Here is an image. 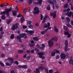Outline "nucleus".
I'll list each match as a JSON object with an SVG mask.
<instances>
[{
  "label": "nucleus",
  "mask_w": 73,
  "mask_h": 73,
  "mask_svg": "<svg viewBox=\"0 0 73 73\" xmlns=\"http://www.w3.org/2000/svg\"><path fill=\"white\" fill-rule=\"evenodd\" d=\"M43 27L44 28H48V25L46 23H45L44 25H43Z\"/></svg>",
  "instance_id": "28"
},
{
  "label": "nucleus",
  "mask_w": 73,
  "mask_h": 73,
  "mask_svg": "<svg viewBox=\"0 0 73 73\" xmlns=\"http://www.w3.org/2000/svg\"><path fill=\"white\" fill-rule=\"evenodd\" d=\"M53 40L54 41H57V37L55 36L54 38H52L50 40H49L48 41V44L49 46L50 47H52L54 45V42Z\"/></svg>",
  "instance_id": "1"
},
{
  "label": "nucleus",
  "mask_w": 73,
  "mask_h": 73,
  "mask_svg": "<svg viewBox=\"0 0 73 73\" xmlns=\"http://www.w3.org/2000/svg\"><path fill=\"white\" fill-rule=\"evenodd\" d=\"M33 1H34V0H29L28 1L29 4H32V2H33Z\"/></svg>",
  "instance_id": "23"
},
{
  "label": "nucleus",
  "mask_w": 73,
  "mask_h": 73,
  "mask_svg": "<svg viewBox=\"0 0 73 73\" xmlns=\"http://www.w3.org/2000/svg\"><path fill=\"white\" fill-rule=\"evenodd\" d=\"M21 16V14H19V15H17V17H20Z\"/></svg>",
  "instance_id": "54"
},
{
  "label": "nucleus",
  "mask_w": 73,
  "mask_h": 73,
  "mask_svg": "<svg viewBox=\"0 0 73 73\" xmlns=\"http://www.w3.org/2000/svg\"><path fill=\"white\" fill-rule=\"evenodd\" d=\"M71 36V34H68V35L67 36L68 38H69Z\"/></svg>",
  "instance_id": "51"
},
{
  "label": "nucleus",
  "mask_w": 73,
  "mask_h": 73,
  "mask_svg": "<svg viewBox=\"0 0 73 73\" xmlns=\"http://www.w3.org/2000/svg\"><path fill=\"white\" fill-rule=\"evenodd\" d=\"M45 71L46 72V73H48V69L47 68L45 69Z\"/></svg>",
  "instance_id": "62"
},
{
  "label": "nucleus",
  "mask_w": 73,
  "mask_h": 73,
  "mask_svg": "<svg viewBox=\"0 0 73 73\" xmlns=\"http://www.w3.org/2000/svg\"><path fill=\"white\" fill-rule=\"evenodd\" d=\"M1 57L2 58H4V57H5V55L4 54H2L1 55Z\"/></svg>",
  "instance_id": "45"
},
{
  "label": "nucleus",
  "mask_w": 73,
  "mask_h": 73,
  "mask_svg": "<svg viewBox=\"0 0 73 73\" xmlns=\"http://www.w3.org/2000/svg\"><path fill=\"white\" fill-rule=\"evenodd\" d=\"M0 73H6V72L0 70Z\"/></svg>",
  "instance_id": "61"
},
{
  "label": "nucleus",
  "mask_w": 73,
  "mask_h": 73,
  "mask_svg": "<svg viewBox=\"0 0 73 73\" xmlns=\"http://www.w3.org/2000/svg\"><path fill=\"white\" fill-rule=\"evenodd\" d=\"M46 9L48 11H49L50 9V5H48L46 7Z\"/></svg>",
  "instance_id": "29"
},
{
  "label": "nucleus",
  "mask_w": 73,
  "mask_h": 73,
  "mask_svg": "<svg viewBox=\"0 0 73 73\" xmlns=\"http://www.w3.org/2000/svg\"><path fill=\"white\" fill-rule=\"evenodd\" d=\"M42 0H38V2H34L33 3V4H39V5L41 4V3H42Z\"/></svg>",
  "instance_id": "12"
},
{
  "label": "nucleus",
  "mask_w": 73,
  "mask_h": 73,
  "mask_svg": "<svg viewBox=\"0 0 73 73\" xmlns=\"http://www.w3.org/2000/svg\"><path fill=\"white\" fill-rule=\"evenodd\" d=\"M68 40H66L65 41V47L64 48V51L65 52H67V50H68Z\"/></svg>",
  "instance_id": "5"
},
{
  "label": "nucleus",
  "mask_w": 73,
  "mask_h": 73,
  "mask_svg": "<svg viewBox=\"0 0 73 73\" xmlns=\"http://www.w3.org/2000/svg\"><path fill=\"white\" fill-rule=\"evenodd\" d=\"M47 32V30H45L44 31H42L41 32V34H42V35H44V33H46V32Z\"/></svg>",
  "instance_id": "20"
},
{
  "label": "nucleus",
  "mask_w": 73,
  "mask_h": 73,
  "mask_svg": "<svg viewBox=\"0 0 73 73\" xmlns=\"http://www.w3.org/2000/svg\"><path fill=\"white\" fill-rule=\"evenodd\" d=\"M45 54V52H42L38 53V54L39 56V57H40V58H41L42 59H44V58H45V57L42 56L43 55H44Z\"/></svg>",
  "instance_id": "3"
},
{
  "label": "nucleus",
  "mask_w": 73,
  "mask_h": 73,
  "mask_svg": "<svg viewBox=\"0 0 73 73\" xmlns=\"http://www.w3.org/2000/svg\"><path fill=\"white\" fill-rule=\"evenodd\" d=\"M48 2L50 3V4H52V5L54 4V3L53 1H48Z\"/></svg>",
  "instance_id": "22"
},
{
  "label": "nucleus",
  "mask_w": 73,
  "mask_h": 73,
  "mask_svg": "<svg viewBox=\"0 0 73 73\" xmlns=\"http://www.w3.org/2000/svg\"><path fill=\"white\" fill-rule=\"evenodd\" d=\"M66 22H67L68 23H69L70 21V19L69 18V17H67L66 18Z\"/></svg>",
  "instance_id": "19"
},
{
  "label": "nucleus",
  "mask_w": 73,
  "mask_h": 73,
  "mask_svg": "<svg viewBox=\"0 0 73 73\" xmlns=\"http://www.w3.org/2000/svg\"><path fill=\"white\" fill-rule=\"evenodd\" d=\"M48 17V16L47 15H46L45 17L44 18L43 20L42 21V23L44 24L45 22V20H46V19L47 18V17Z\"/></svg>",
  "instance_id": "14"
},
{
  "label": "nucleus",
  "mask_w": 73,
  "mask_h": 73,
  "mask_svg": "<svg viewBox=\"0 0 73 73\" xmlns=\"http://www.w3.org/2000/svg\"><path fill=\"white\" fill-rule=\"evenodd\" d=\"M54 30L55 32L56 33H58V29H57V27L56 26L54 27Z\"/></svg>",
  "instance_id": "15"
},
{
  "label": "nucleus",
  "mask_w": 73,
  "mask_h": 73,
  "mask_svg": "<svg viewBox=\"0 0 73 73\" xmlns=\"http://www.w3.org/2000/svg\"><path fill=\"white\" fill-rule=\"evenodd\" d=\"M27 36V35L25 33H23L22 34V35H21V34H19V36H18L17 38H18V39H21V37H25V38H27V37H26V36Z\"/></svg>",
  "instance_id": "2"
},
{
  "label": "nucleus",
  "mask_w": 73,
  "mask_h": 73,
  "mask_svg": "<svg viewBox=\"0 0 73 73\" xmlns=\"http://www.w3.org/2000/svg\"><path fill=\"white\" fill-rule=\"evenodd\" d=\"M34 44H29V46H31V47H33V46H34Z\"/></svg>",
  "instance_id": "57"
},
{
  "label": "nucleus",
  "mask_w": 73,
  "mask_h": 73,
  "mask_svg": "<svg viewBox=\"0 0 73 73\" xmlns=\"http://www.w3.org/2000/svg\"><path fill=\"white\" fill-rule=\"evenodd\" d=\"M32 23L31 21H30L27 22V25H30Z\"/></svg>",
  "instance_id": "43"
},
{
  "label": "nucleus",
  "mask_w": 73,
  "mask_h": 73,
  "mask_svg": "<svg viewBox=\"0 0 73 73\" xmlns=\"http://www.w3.org/2000/svg\"><path fill=\"white\" fill-rule=\"evenodd\" d=\"M36 46L37 48H38L39 49H41V47L40 46L38 45V44H37L36 45Z\"/></svg>",
  "instance_id": "37"
},
{
  "label": "nucleus",
  "mask_w": 73,
  "mask_h": 73,
  "mask_svg": "<svg viewBox=\"0 0 73 73\" xmlns=\"http://www.w3.org/2000/svg\"><path fill=\"white\" fill-rule=\"evenodd\" d=\"M26 9H25L24 10H23V15H25V14H26Z\"/></svg>",
  "instance_id": "30"
},
{
  "label": "nucleus",
  "mask_w": 73,
  "mask_h": 73,
  "mask_svg": "<svg viewBox=\"0 0 73 73\" xmlns=\"http://www.w3.org/2000/svg\"><path fill=\"white\" fill-rule=\"evenodd\" d=\"M20 68H23L24 69H26L27 68V65H24V66H20Z\"/></svg>",
  "instance_id": "21"
},
{
  "label": "nucleus",
  "mask_w": 73,
  "mask_h": 73,
  "mask_svg": "<svg viewBox=\"0 0 73 73\" xmlns=\"http://www.w3.org/2000/svg\"><path fill=\"white\" fill-rule=\"evenodd\" d=\"M35 51V50L34 49H33L31 50V53H34V51Z\"/></svg>",
  "instance_id": "53"
},
{
  "label": "nucleus",
  "mask_w": 73,
  "mask_h": 73,
  "mask_svg": "<svg viewBox=\"0 0 73 73\" xmlns=\"http://www.w3.org/2000/svg\"><path fill=\"white\" fill-rule=\"evenodd\" d=\"M15 9H16V10H17V11H15V10H14L13 11L12 14L13 16H17V11H18V9H17V8L16 7Z\"/></svg>",
  "instance_id": "9"
},
{
  "label": "nucleus",
  "mask_w": 73,
  "mask_h": 73,
  "mask_svg": "<svg viewBox=\"0 0 73 73\" xmlns=\"http://www.w3.org/2000/svg\"><path fill=\"white\" fill-rule=\"evenodd\" d=\"M27 33H30V35H33L34 33L35 32L34 31H27L26 30L25 31Z\"/></svg>",
  "instance_id": "13"
},
{
  "label": "nucleus",
  "mask_w": 73,
  "mask_h": 73,
  "mask_svg": "<svg viewBox=\"0 0 73 73\" xmlns=\"http://www.w3.org/2000/svg\"><path fill=\"white\" fill-rule=\"evenodd\" d=\"M35 50L37 52H39V50H38V49L36 48H35Z\"/></svg>",
  "instance_id": "58"
},
{
  "label": "nucleus",
  "mask_w": 73,
  "mask_h": 73,
  "mask_svg": "<svg viewBox=\"0 0 73 73\" xmlns=\"http://www.w3.org/2000/svg\"><path fill=\"white\" fill-rule=\"evenodd\" d=\"M50 15L51 16H53V19H54L56 17V11H55L53 13H50Z\"/></svg>",
  "instance_id": "10"
},
{
  "label": "nucleus",
  "mask_w": 73,
  "mask_h": 73,
  "mask_svg": "<svg viewBox=\"0 0 73 73\" xmlns=\"http://www.w3.org/2000/svg\"><path fill=\"white\" fill-rule=\"evenodd\" d=\"M65 15H66V16H68V17H71L72 16V18H73V13L72 12L70 11V13H69V12H67V13H66L65 14Z\"/></svg>",
  "instance_id": "6"
},
{
  "label": "nucleus",
  "mask_w": 73,
  "mask_h": 73,
  "mask_svg": "<svg viewBox=\"0 0 73 73\" xmlns=\"http://www.w3.org/2000/svg\"><path fill=\"white\" fill-rule=\"evenodd\" d=\"M70 9L69 8H68L66 10H63V12H67V11H70Z\"/></svg>",
  "instance_id": "25"
},
{
  "label": "nucleus",
  "mask_w": 73,
  "mask_h": 73,
  "mask_svg": "<svg viewBox=\"0 0 73 73\" xmlns=\"http://www.w3.org/2000/svg\"><path fill=\"white\" fill-rule=\"evenodd\" d=\"M24 21V17H23L21 18V22L23 23V21Z\"/></svg>",
  "instance_id": "40"
},
{
  "label": "nucleus",
  "mask_w": 73,
  "mask_h": 73,
  "mask_svg": "<svg viewBox=\"0 0 73 73\" xmlns=\"http://www.w3.org/2000/svg\"><path fill=\"white\" fill-rule=\"evenodd\" d=\"M42 47H40V49H41V50H43L45 47V45L44 44H42Z\"/></svg>",
  "instance_id": "17"
},
{
  "label": "nucleus",
  "mask_w": 73,
  "mask_h": 73,
  "mask_svg": "<svg viewBox=\"0 0 73 73\" xmlns=\"http://www.w3.org/2000/svg\"><path fill=\"white\" fill-rule=\"evenodd\" d=\"M11 73H15V71L14 70H12L11 71Z\"/></svg>",
  "instance_id": "64"
},
{
  "label": "nucleus",
  "mask_w": 73,
  "mask_h": 73,
  "mask_svg": "<svg viewBox=\"0 0 73 73\" xmlns=\"http://www.w3.org/2000/svg\"><path fill=\"white\" fill-rule=\"evenodd\" d=\"M12 20H7V24H9L10 22H11Z\"/></svg>",
  "instance_id": "32"
},
{
  "label": "nucleus",
  "mask_w": 73,
  "mask_h": 73,
  "mask_svg": "<svg viewBox=\"0 0 73 73\" xmlns=\"http://www.w3.org/2000/svg\"><path fill=\"white\" fill-rule=\"evenodd\" d=\"M10 38H11V39L14 38V35L13 34H12L10 36Z\"/></svg>",
  "instance_id": "38"
},
{
  "label": "nucleus",
  "mask_w": 73,
  "mask_h": 73,
  "mask_svg": "<svg viewBox=\"0 0 73 73\" xmlns=\"http://www.w3.org/2000/svg\"><path fill=\"white\" fill-rule=\"evenodd\" d=\"M5 13V11H3V12H2L1 13V15H3H3H4Z\"/></svg>",
  "instance_id": "47"
},
{
  "label": "nucleus",
  "mask_w": 73,
  "mask_h": 73,
  "mask_svg": "<svg viewBox=\"0 0 73 73\" xmlns=\"http://www.w3.org/2000/svg\"><path fill=\"white\" fill-rule=\"evenodd\" d=\"M67 26L68 27H69V28H72V26H71V25L69 24V23L67 24Z\"/></svg>",
  "instance_id": "34"
},
{
  "label": "nucleus",
  "mask_w": 73,
  "mask_h": 73,
  "mask_svg": "<svg viewBox=\"0 0 73 73\" xmlns=\"http://www.w3.org/2000/svg\"><path fill=\"white\" fill-rule=\"evenodd\" d=\"M27 53H31V51L29 50H27Z\"/></svg>",
  "instance_id": "59"
},
{
  "label": "nucleus",
  "mask_w": 73,
  "mask_h": 73,
  "mask_svg": "<svg viewBox=\"0 0 73 73\" xmlns=\"http://www.w3.org/2000/svg\"><path fill=\"white\" fill-rule=\"evenodd\" d=\"M66 57V56L65 54H64V53H61V55H60V57L61 59H63L64 60L65 58V57Z\"/></svg>",
  "instance_id": "11"
},
{
  "label": "nucleus",
  "mask_w": 73,
  "mask_h": 73,
  "mask_svg": "<svg viewBox=\"0 0 73 73\" xmlns=\"http://www.w3.org/2000/svg\"><path fill=\"white\" fill-rule=\"evenodd\" d=\"M18 53H23V51L21 50H19L18 51Z\"/></svg>",
  "instance_id": "35"
},
{
  "label": "nucleus",
  "mask_w": 73,
  "mask_h": 73,
  "mask_svg": "<svg viewBox=\"0 0 73 73\" xmlns=\"http://www.w3.org/2000/svg\"><path fill=\"white\" fill-rule=\"evenodd\" d=\"M0 65H1V66H4V64L3 63V62H0Z\"/></svg>",
  "instance_id": "33"
},
{
  "label": "nucleus",
  "mask_w": 73,
  "mask_h": 73,
  "mask_svg": "<svg viewBox=\"0 0 73 73\" xmlns=\"http://www.w3.org/2000/svg\"><path fill=\"white\" fill-rule=\"evenodd\" d=\"M19 25L17 23H16V24L13 25L11 27V29L13 31H14L15 29H17L18 28Z\"/></svg>",
  "instance_id": "8"
},
{
  "label": "nucleus",
  "mask_w": 73,
  "mask_h": 73,
  "mask_svg": "<svg viewBox=\"0 0 73 73\" xmlns=\"http://www.w3.org/2000/svg\"><path fill=\"white\" fill-rule=\"evenodd\" d=\"M28 27H29V28H31V29H33V25L31 24L29 25H28Z\"/></svg>",
  "instance_id": "24"
},
{
  "label": "nucleus",
  "mask_w": 73,
  "mask_h": 73,
  "mask_svg": "<svg viewBox=\"0 0 73 73\" xmlns=\"http://www.w3.org/2000/svg\"><path fill=\"white\" fill-rule=\"evenodd\" d=\"M69 63L71 65H72L73 64V60L70 59L69 61Z\"/></svg>",
  "instance_id": "18"
},
{
  "label": "nucleus",
  "mask_w": 73,
  "mask_h": 73,
  "mask_svg": "<svg viewBox=\"0 0 73 73\" xmlns=\"http://www.w3.org/2000/svg\"><path fill=\"white\" fill-rule=\"evenodd\" d=\"M1 19L3 20H5V17L4 15H2Z\"/></svg>",
  "instance_id": "27"
},
{
  "label": "nucleus",
  "mask_w": 73,
  "mask_h": 73,
  "mask_svg": "<svg viewBox=\"0 0 73 73\" xmlns=\"http://www.w3.org/2000/svg\"><path fill=\"white\" fill-rule=\"evenodd\" d=\"M55 54H56V53L54 52H52L51 53V55L52 56H54L55 55Z\"/></svg>",
  "instance_id": "39"
},
{
  "label": "nucleus",
  "mask_w": 73,
  "mask_h": 73,
  "mask_svg": "<svg viewBox=\"0 0 73 73\" xmlns=\"http://www.w3.org/2000/svg\"><path fill=\"white\" fill-rule=\"evenodd\" d=\"M64 34L65 35H67L69 34V33L68 32L66 31L64 32Z\"/></svg>",
  "instance_id": "44"
},
{
  "label": "nucleus",
  "mask_w": 73,
  "mask_h": 73,
  "mask_svg": "<svg viewBox=\"0 0 73 73\" xmlns=\"http://www.w3.org/2000/svg\"><path fill=\"white\" fill-rule=\"evenodd\" d=\"M41 20H42V19H43V16L42 14H41V18H40Z\"/></svg>",
  "instance_id": "48"
},
{
  "label": "nucleus",
  "mask_w": 73,
  "mask_h": 73,
  "mask_svg": "<svg viewBox=\"0 0 73 73\" xmlns=\"http://www.w3.org/2000/svg\"><path fill=\"white\" fill-rule=\"evenodd\" d=\"M68 7V3H66L64 6V8H67Z\"/></svg>",
  "instance_id": "41"
},
{
  "label": "nucleus",
  "mask_w": 73,
  "mask_h": 73,
  "mask_svg": "<svg viewBox=\"0 0 73 73\" xmlns=\"http://www.w3.org/2000/svg\"><path fill=\"white\" fill-rule=\"evenodd\" d=\"M6 65L7 66H10V65H10L9 64L8 62L6 63Z\"/></svg>",
  "instance_id": "55"
},
{
  "label": "nucleus",
  "mask_w": 73,
  "mask_h": 73,
  "mask_svg": "<svg viewBox=\"0 0 73 73\" xmlns=\"http://www.w3.org/2000/svg\"><path fill=\"white\" fill-rule=\"evenodd\" d=\"M33 39L34 40H35V41H38V40H39V39H38V38L37 37H35Z\"/></svg>",
  "instance_id": "26"
},
{
  "label": "nucleus",
  "mask_w": 73,
  "mask_h": 73,
  "mask_svg": "<svg viewBox=\"0 0 73 73\" xmlns=\"http://www.w3.org/2000/svg\"><path fill=\"white\" fill-rule=\"evenodd\" d=\"M53 2H54V4L56 5V4H57V2H56V1L55 0H53Z\"/></svg>",
  "instance_id": "49"
},
{
  "label": "nucleus",
  "mask_w": 73,
  "mask_h": 73,
  "mask_svg": "<svg viewBox=\"0 0 73 73\" xmlns=\"http://www.w3.org/2000/svg\"><path fill=\"white\" fill-rule=\"evenodd\" d=\"M8 59H9V60L11 62V63H13V61L14 59L12 58H8Z\"/></svg>",
  "instance_id": "16"
},
{
  "label": "nucleus",
  "mask_w": 73,
  "mask_h": 73,
  "mask_svg": "<svg viewBox=\"0 0 73 73\" xmlns=\"http://www.w3.org/2000/svg\"><path fill=\"white\" fill-rule=\"evenodd\" d=\"M35 72L36 73H39L40 71L38 70V69H36V71H35Z\"/></svg>",
  "instance_id": "31"
},
{
  "label": "nucleus",
  "mask_w": 73,
  "mask_h": 73,
  "mask_svg": "<svg viewBox=\"0 0 73 73\" xmlns=\"http://www.w3.org/2000/svg\"><path fill=\"white\" fill-rule=\"evenodd\" d=\"M30 58H31V56L30 55H28L27 56L26 59L27 60H29Z\"/></svg>",
  "instance_id": "36"
},
{
  "label": "nucleus",
  "mask_w": 73,
  "mask_h": 73,
  "mask_svg": "<svg viewBox=\"0 0 73 73\" xmlns=\"http://www.w3.org/2000/svg\"><path fill=\"white\" fill-rule=\"evenodd\" d=\"M27 26H25V25L23 26V29H25V28H27Z\"/></svg>",
  "instance_id": "56"
},
{
  "label": "nucleus",
  "mask_w": 73,
  "mask_h": 73,
  "mask_svg": "<svg viewBox=\"0 0 73 73\" xmlns=\"http://www.w3.org/2000/svg\"><path fill=\"white\" fill-rule=\"evenodd\" d=\"M35 11H34V14H38L40 12V11L37 7H36L34 8Z\"/></svg>",
  "instance_id": "4"
},
{
  "label": "nucleus",
  "mask_w": 73,
  "mask_h": 73,
  "mask_svg": "<svg viewBox=\"0 0 73 73\" xmlns=\"http://www.w3.org/2000/svg\"><path fill=\"white\" fill-rule=\"evenodd\" d=\"M15 64H16L17 65H18L19 64V62H18V61H16L14 62Z\"/></svg>",
  "instance_id": "46"
},
{
  "label": "nucleus",
  "mask_w": 73,
  "mask_h": 73,
  "mask_svg": "<svg viewBox=\"0 0 73 73\" xmlns=\"http://www.w3.org/2000/svg\"><path fill=\"white\" fill-rule=\"evenodd\" d=\"M64 28L65 30H66L68 29V28H67V27H66V26H64Z\"/></svg>",
  "instance_id": "50"
},
{
  "label": "nucleus",
  "mask_w": 73,
  "mask_h": 73,
  "mask_svg": "<svg viewBox=\"0 0 73 73\" xmlns=\"http://www.w3.org/2000/svg\"><path fill=\"white\" fill-rule=\"evenodd\" d=\"M59 57H60L59 56V55H57L56 57V59H58V58H59Z\"/></svg>",
  "instance_id": "60"
},
{
  "label": "nucleus",
  "mask_w": 73,
  "mask_h": 73,
  "mask_svg": "<svg viewBox=\"0 0 73 73\" xmlns=\"http://www.w3.org/2000/svg\"><path fill=\"white\" fill-rule=\"evenodd\" d=\"M11 11H12V9H5V12L7 14V16L8 17L9 15V12H11Z\"/></svg>",
  "instance_id": "7"
},
{
  "label": "nucleus",
  "mask_w": 73,
  "mask_h": 73,
  "mask_svg": "<svg viewBox=\"0 0 73 73\" xmlns=\"http://www.w3.org/2000/svg\"><path fill=\"white\" fill-rule=\"evenodd\" d=\"M39 69H44V67H42V66H40L38 67Z\"/></svg>",
  "instance_id": "42"
},
{
  "label": "nucleus",
  "mask_w": 73,
  "mask_h": 73,
  "mask_svg": "<svg viewBox=\"0 0 73 73\" xmlns=\"http://www.w3.org/2000/svg\"><path fill=\"white\" fill-rule=\"evenodd\" d=\"M49 72L50 73H53V70H49Z\"/></svg>",
  "instance_id": "52"
},
{
  "label": "nucleus",
  "mask_w": 73,
  "mask_h": 73,
  "mask_svg": "<svg viewBox=\"0 0 73 73\" xmlns=\"http://www.w3.org/2000/svg\"><path fill=\"white\" fill-rule=\"evenodd\" d=\"M71 25L73 26V21H71Z\"/></svg>",
  "instance_id": "63"
}]
</instances>
